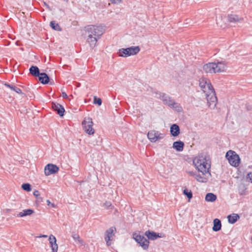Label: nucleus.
<instances>
[{
  "instance_id": "obj_16",
  "label": "nucleus",
  "mask_w": 252,
  "mask_h": 252,
  "mask_svg": "<svg viewBox=\"0 0 252 252\" xmlns=\"http://www.w3.org/2000/svg\"><path fill=\"white\" fill-rule=\"evenodd\" d=\"M203 69L206 73H216L214 62L206 63L203 65Z\"/></svg>"
},
{
  "instance_id": "obj_44",
  "label": "nucleus",
  "mask_w": 252,
  "mask_h": 252,
  "mask_svg": "<svg viewBox=\"0 0 252 252\" xmlns=\"http://www.w3.org/2000/svg\"><path fill=\"white\" fill-rule=\"evenodd\" d=\"M44 4H45V5L46 6L47 8H48L49 9H50L49 6L47 4H46V3H44Z\"/></svg>"
},
{
  "instance_id": "obj_5",
  "label": "nucleus",
  "mask_w": 252,
  "mask_h": 252,
  "mask_svg": "<svg viewBox=\"0 0 252 252\" xmlns=\"http://www.w3.org/2000/svg\"><path fill=\"white\" fill-rule=\"evenodd\" d=\"M206 95L208 107L211 109H214L217 103V97L214 89L207 93Z\"/></svg>"
},
{
  "instance_id": "obj_4",
  "label": "nucleus",
  "mask_w": 252,
  "mask_h": 252,
  "mask_svg": "<svg viewBox=\"0 0 252 252\" xmlns=\"http://www.w3.org/2000/svg\"><path fill=\"white\" fill-rule=\"evenodd\" d=\"M225 158L230 164L234 167H238L240 163V158L238 155L232 150H229L225 155Z\"/></svg>"
},
{
  "instance_id": "obj_25",
  "label": "nucleus",
  "mask_w": 252,
  "mask_h": 252,
  "mask_svg": "<svg viewBox=\"0 0 252 252\" xmlns=\"http://www.w3.org/2000/svg\"><path fill=\"white\" fill-rule=\"evenodd\" d=\"M217 199V196L213 193H208L205 196V200L207 202H214Z\"/></svg>"
},
{
  "instance_id": "obj_40",
  "label": "nucleus",
  "mask_w": 252,
  "mask_h": 252,
  "mask_svg": "<svg viewBox=\"0 0 252 252\" xmlns=\"http://www.w3.org/2000/svg\"><path fill=\"white\" fill-rule=\"evenodd\" d=\"M62 96L63 98H67L68 97V95L65 92H62Z\"/></svg>"
},
{
  "instance_id": "obj_38",
  "label": "nucleus",
  "mask_w": 252,
  "mask_h": 252,
  "mask_svg": "<svg viewBox=\"0 0 252 252\" xmlns=\"http://www.w3.org/2000/svg\"><path fill=\"white\" fill-rule=\"evenodd\" d=\"M112 3L118 4L122 2V0H110Z\"/></svg>"
},
{
  "instance_id": "obj_23",
  "label": "nucleus",
  "mask_w": 252,
  "mask_h": 252,
  "mask_svg": "<svg viewBox=\"0 0 252 252\" xmlns=\"http://www.w3.org/2000/svg\"><path fill=\"white\" fill-rule=\"evenodd\" d=\"M164 104L168 105L171 108H174L175 109H177V108L179 107L178 103H177L174 99H172L170 96L169 99H167V100L165 101Z\"/></svg>"
},
{
  "instance_id": "obj_47",
  "label": "nucleus",
  "mask_w": 252,
  "mask_h": 252,
  "mask_svg": "<svg viewBox=\"0 0 252 252\" xmlns=\"http://www.w3.org/2000/svg\"><path fill=\"white\" fill-rule=\"evenodd\" d=\"M247 110H251V107L250 108V107H247Z\"/></svg>"
},
{
  "instance_id": "obj_11",
  "label": "nucleus",
  "mask_w": 252,
  "mask_h": 252,
  "mask_svg": "<svg viewBox=\"0 0 252 252\" xmlns=\"http://www.w3.org/2000/svg\"><path fill=\"white\" fill-rule=\"evenodd\" d=\"M59 170V168L58 166L52 163H49L44 168V173L45 175L49 176L57 173Z\"/></svg>"
},
{
  "instance_id": "obj_18",
  "label": "nucleus",
  "mask_w": 252,
  "mask_h": 252,
  "mask_svg": "<svg viewBox=\"0 0 252 252\" xmlns=\"http://www.w3.org/2000/svg\"><path fill=\"white\" fill-rule=\"evenodd\" d=\"M38 77L39 81L43 84H47L50 82V78L46 73H41Z\"/></svg>"
},
{
  "instance_id": "obj_46",
  "label": "nucleus",
  "mask_w": 252,
  "mask_h": 252,
  "mask_svg": "<svg viewBox=\"0 0 252 252\" xmlns=\"http://www.w3.org/2000/svg\"><path fill=\"white\" fill-rule=\"evenodd\" d=\"M247 110H251V107L250 108V107H247Z\"/></svg>"
},
{
  "instance_id": "obj_35",
  "label": "nucleus",
  "mask_w": 252,
  "mask_h": 252,
  "mask_svg": "<svg viewBox=\"0 0 252 252\" xmlns=\"http://www.w3.org/2000/svg\"><path fill=\"white\" fill-rule=\"evenodd\" d=\"M196 179L200 182H204L203 178L199 174L196 175Z\"/></svg>"
},
{
  "instance_id": "obj_32",
  "label": "nucleus",
  "mask_w": 252,
  "mask_h": 252,
  "mask_svg": "<svg viewBox=\"0 0 252 252\" xmlns=\"http://www.w3.org/2000/svg\"><path fill=\"white\" fill-rule=\"evenodd\" d=\"M246 188L244 185L241 186L239 189V193L240 195H244L246 194Z\"/></svg>"
},
{
  "instance_id": "obj_13",
  "label": "nucleus",
  "mask_w": 252,
  "mask_h": 252,
  "mask_svg": "<svg viewBox=\"0 0 252 252\" xmlns=\"http://www.w3.org/2000/svg\"><path fill=\"white\" fill-rule=\"evenodd\" d=\"M216 73L224 72L227 68V63L225 61H219L214 62Z\"/></svg>"
},
{
  "instance_id": "obj_39",
  "label": "nucleus",
  "mask_w": 252,
  "mask_h": 252,
  "mask_svg": "<svg viewBox=\"0 0 252 252\" xmlns=\"http://www.w3.org/2000/svg\"><path fill=\"white\" fill-rule=\"evenodd\" d=\"M46 202H47L48 206L51 205L52 208H55L56 207V205H55L54 203H51V202L49 200H47L46 201Z\"/></svg>"
},
{
  "instance_id": "obj_21",
  "label": "nucleus",
  "mask_w": 252,
  "mask_h": 252,
  "mask_svg": "<svg viewBox=\"0 0 252 252\" xmlns=\"http://www.w3.org/2000/svg\"><path fill=\"white\" fill-rule=\"evenodd\" d=\"M227 219L229 223L234 224L240 219V216L237 214H232L228 215Z\"/></svg>"
},
{
  "instance_id": "obj_24",
  "label": "nucleus",
  "mask_w": 252,
  "mask_h": 252,
  "mask_svg": "<svg viewBox=\"0 0 252 252\" xmlns=\"http://www.w3.org/2000/svg\"><path fill=\"white\" fill-rule=\"evenodd\" d=\"M34 212L33 210L31 209H26L23 211V212H21L19 213L17 215V217H24L27 216H30L33 214Z\"/></svg>"
},
{
  "instance_id": "obj_7",
  "label": "nucleus",
  "mask_w": 252,
  "mask_h": 252,
  "mask_svg": "<svg viewBox=\"0 0 252 252\" xmlns=\"http://www.w3.org/2000/svg\"><path fill=\"white\" fill-rule=\"evenodd\" d=\"M82 125L84 131L90 135L94 134V129L93 128L94 123L92 119L90 117L85 118L82 123Z\"/></svg>"
},
{
  "instance_id": "obj_45",
  "label": "nucleus",
  "mask_w": 252,
  "mask_h": 252,
  "mask_svg": "<svg viewBox=\"0 0 252 252\" xmlns=\"http://www.w3.org/2000/svg\"><path fill=\"white\" fill-rule=\"evenodd\" d=\"M47 235H42L41 236H40V237H47Z\"/></svg>"
},
{
  "instance_id": "obj_6",
  "label": "nucleus",
  "mask_w": 252,
  "mask_h": 252,
  "mask_svg": "<svg viewBox=\"0 0 252 252\" xmlns=\"http://www.w3.org/2000/svg\"><path fill=\"white\" fill-rule=\"evenodd\" d=\"M133 238L144 250H146L148 249L149 241L143 235L137 233H134L133 234Z\"/></svg>"
},
{
  "instance_id": "obj_41",
  "label": "nucleus",
  "mask_w": 252,
  "mask_h": 252,
  "mask_svg": "<svg viewBox=\"0 0 252 252\" xmlns=\"http://www.w3.org/2000/svg\"><path fill=\"white\" fill-rule=\"evenodd\" d=\"M77 241H78V243L79 244H80L81 245H82V246L84 245V243L83 240H82L81 239H80V238Z\"/></svg>"
},
{
  "instance_id": "obj_27",
  "label": "nucleus",
  "mask_w": 252,
  "mask_h": 252,
  "mask_svg": "<svg viewBox=\"0 0 252 252\" xmlns=\"http://www.w3.org/2000/svg\"><path fill=\"white\" fill-rule=\"evenodd\" d=\"M241 19L238 15L235 14H230L228 16V20L229 22L235 23L238 22Z\"/></svg>"
},
{
  "instance_id": "obj_2",
  "label": "nucleus",
  "mask_w": 252,
  "mask_h": 252,
  "mask_svg": "<svg viewBox=\"0 0 252 252\" xmlns=\"http://www.w3.org/2000/svg\"><path fill=\"white\" fill-rule=\"evenodd\" d=\"M208 161L209 159H207L206 157H198L194 158L193 163L199 172H201L203 175H205L209 172L211 167L210 164L208 162Z\"/></svg>"
},
{
  "instance_id": "obj_20",
  "label": "nucleus",
  "mask_w": 252,
  "mask_h": 252,
  "mask_svg": "<svg viewBox=\"0 0 252 252\" xmlns=\"http://www.w3.org/2000/svg\"><path fill=\"white\" fill-rule=\"evenodd\" d=\"M213 230L215 232L219 231L221 229V221L218 219H215L213 221Z\"/></svg>"
},
{
  "instance_id": "obj_42",
  "label": "nucleus",
  "mask_w": 252,
  "mask_h": 252,
  "mask_svg": "<svg viewBox=\"0 0 252 252\" xmlns=\"http://www.w3.org/2000/svg\"><path fill=\"white\" fill-rule=\"evenodd\" d=\"M248 178H249L252 183V173H250L248 174Z\"/></svg>"
},
{
  "instance_id": "obj_37",
  "label": "nucleus",
  "mask_w": 252,
  "mask_h": 252,
  "mask_svg": "<svg viewBox=\"0 0 252 252\" xmlns=\"http://www.w3.org/2000/svg\"><path fill=\"white\" fill-rule=\"evenodd\" d=\"M103 205L105 207L106 209H108L109 207H111L112 206V204L110 201H106L104 203Z\"/></svg>"
},
{
  "instance_id": "obj_3",
  "label": "nucleus",
  "mask_w": 252,
  "mask_h": 252,
  "mask_svg": "<svg viewBox=\"0 0 252 252\" xmlns=\"http://www.w3.org/2000/svg\"><path fill=\"white\" fill-rule=\"evenodd\" d=\"M139 46H131L126 48H121L119 50L118 53L119 56L127 57L131 55H135L140 51Z\"/></svg>"
},
{
  "instance_id": "obj_26",
  "label": "nucleus",
  "mask_w": 252,
  "mask_h": 252,
  "mask_svg": "<svg viewBox=\"0 0 252 252\" xmlns=\"http://www.w3.org/2000/svg\"><path fill=\"white\" fill-rule=\"evenodd\" d=\"M4 86L9 88L12 91L16 92L17 93H18L19 94H22V90L20 88L16 87L14 85H13L12 84H9L8 83H4Z\"/></svg>"
},
{
  "instance_id": "obj_36",
  "label": "nucleus",
  "mask_w": 252,
  "mask_h": 252,
  "mask_svg": "<svg viewBox=\"0 0 252 252\" xmlns=\"http://www.w3.org/2000/svg\"><path fill=\"white\" fill-rule=\"evenodd\" d=\"M72 237L73 238V239L75 241L79 240V238H80V236H79V235H78L77 234H76L74 232L72 233Z\"/></svg>"
},
{
  "instance_id": "obj_34",
  "label": "nucleus",
  "mask_w": 252,
  "mask_h": 252,
  "mask_svg": "<svg viewBox=\"0 0 252 252\" xmlns=\"http://www.w3.org/2000/svg\"><path fill=\"white\" fill-rule=\"evenodd\" d=\"M170 96L166 94L165 93H162L160 95V99L163 101V103L165 102L166 100H167V99L169 98Z\"/></svg>"
},
{
  "instance_id": "obj_31",
  "label": "nucleus",
  "mask_w": 252,
  "mask_h": 252,
  "mask_svg": "<svg viewBox=\"0 0 252 252\" xmlns=\"http://www.w3.org/2000/svg\"><path fill=\"white\" fill-rule=\"evenodd\" d=\"M22 188L23 190L27 191H30L32 190L31 185L29 183H24L22 185Z\"/></svg>"
},
{
  "instance_id": "obj_8",
  "label": "nucleus",
  "mask_w": 252,
  "mask_h": 252,
  "mask_svg": "<svg viewBox=\"0 0 252 252\" xmlns=\"http://www.w3.org/2000/svg\"><path fill=\"white\" fill-rule=\"evenodd\" d=\"M199 87L204 93H208L212 89H214L210 81L206 78H201L199 80Z\"/></svg>"
},
{
  "instance_id": "obj_28",
  "label": "nucleus",
  "mask_w": 252,
  "mask_h": 252,
  "mask_svg": "<svg viewBox=\"0 0 252 252\" xmlns=\"http://www.w3.org/2000/svg\"><path fill=\"white\" fill-rule=\"evenodd\" d=\"M33 194L36 198V204L39 205L41 202L43 201V198L40 196V193L38 190H35L33 193Z\"/></svg>"
},
{
  "instance_id": "obj_19",
  "label": "nucleus",
  "mask_w": 252,
  "mask_h": 252,
  "mask_svg": "<svg viewBox=\"0 0 252 252\" xmlns=\"http://www.w3.org/2000/svg\"><path fill=\"white\" fill-rule=\"evenodd\" d=\"M184 143L179 140L173 143V148L178 152H181L184 149Z\"/></svg>"
},
{
  "instance_id": "obj_12",
  "label": "nucleus",
  "mask_w": 252,
  "mask_h": 252,
  "mask_svg": "<svg viewBox=\"0 0 252 252\" xmlns=\"http://www.w3.org/2000/svg\"><path fill=\"white\" fill-rule=\"evenodd\" d=\"M145 235L147 236L148 240H155L158 238H163L165 237V234L163 233H156L150 230L145 232Z\"/></svg>"
},
{
  "instance_id": "obj_15",
  "label": "nucleus",
  "mask_w": 252,
  "mask_h": 252,
  "mask_svg": "<svg viewBox=\"0 0 252 252\" xmlns=\"http://www.w3.org/2000/svg\"><path fill=\"white\" fill-rule=\"evenodd\" d=\"M49 241L52 249V252H57L58 246L57 244L56 237L53 235H51L49 238Z\"/></svg>"
},
{
  "instance_id": "obj_43",
  "label": "nucleus",
  "mask_w": 252,
  "mask_h": 252,
  "mask_svg": "<svg viewBox=\"0 0 252 252\" xmlns=\"http://www.w3.org/2000/svg\"><path fill=\"white\" fill-rule=\"evenodd\" d=\"M189 174L190 176H191L195 175V173L193 171L189 172Z\"/></svg>"
},
{
  "instance_id": "obj_17",
  "label": "nucleus",
  "mask_w": 252,
  "mask_h": 252,
  "mask_svg": "<svg viewBox=\"0 0 252 252\" xmlns=\"http://www.w3.org/2000/svg\"><path fill=\"white\" fill-rule=\"evenodd\" d=\"M170 131L172 136L174 137L178 136L180 132L179 126L176 124H173L170 127Z\"/></svg>"
},
{
  "instance_id": "obj_10",
  "label": "nucleus",
  "mask_w": 252,
  "mask_h": 252,
  "mask_svg": "<svg viewBox=\"0 0 252 252\" xmlns=\"http://www.w3.org/2000/svg\"><path fill=\"white\" fill-rule=\"evenodd\" d=\"M116 231V228L114 226H112L106 230L105 232L104 239L106 242V245L108 246L111 245V243L110 241L112 240L111 238L115 235Z\"/></svg>"
},
{
  "instance_id": "obj_1",
  "label": "nucleus",
  "mask_w": 252,
  "mask_h": 252,
  "mask_svg": "<svg viewBox=\"0 0 252 252\" xmlns=\"http://www.w3.org/2000/svg\"><path fill=\"white\" fill-rule=\"evenodd\" d=\"M85 31L88 33L87 41L91 48H93L96 44L97 41L103 34L104 30L102 26L88 25L85 27Z\"/></svg>"
},
{
  "instance_id": "obj_14",
  "label": "nucleus",
  "mask_w": 252,
  "mask_h": 252,
  "mask_svg": "<svg viewBox=\"0 0 252 252\" xmlns=\"http://www.w3.org/2000/svg\"><path fill=\"white\" fill-rule=\"evenodd\" d=\"M52 108L60 117L64 116L65 110L61 104L53 102L52 103Z\"/></svg>"
},
{
  "instance_id": "obj_33",
  "label": "nucleus",
  "mask_w": 252,
  "mask_h": 252,
  "mask_svg": "<svg viewBox=\"0 0 252 252\" xmlns=\"http://www.w3.org/2000/svg\"><path fill=\"white\" fill-rule=\"evenodd\" d=\"M94 103L95 104H97L98 106H100L102 104V100L100 98L94 96Z\"/></svg>"
},
{
  "instance_id": "obj_9",
  "label": "nucleus",
  "mask_w": 252,
  "mask_h": 252,
  "mask_svg": "<svg viewBox=\"0 0 252 252\" xmlns=\"http://www.w3.org/2000/svg\"><path fill=\"white\" fill-rule=\"evenodd\" d=\"M147 137L151 142H156L158 140L163 139L164 134L160 133L158 131L152 130L148 132Z\"/></svg>"
},
{
  "instance_id": "obj_29",
  "label": "nucleus",
  "mask_w": 252,
  "mask_h": 252,
  "mask_svg": "<svg viewBox=\"0 0 252 252\" xmlns=\"http://www.w3.org/2000/svg\"><path fill=\"white\" fill-rule=\"evenodd\" d=\"M51 27L54 30L57 31H62V29L61 28L59 24L56 23L55 21H51L50 23Z\"/></svg>"
},
{
  "instance_id": "obj_30",
  "label": "nucleus",
  "mask_w": 252,
  "mask_h": 252,
  "mask_svg": "<svg viewBox=\"0 0 252 252\" xmlns=\"http://www.w3.org/2000/svg\"><path fill=\"white\" fill-rule=\"evenodd\" d=\"M183 193L188 198L189 200L192 197V193L191 191L190 190L188 189H184Z\"/></svg>"
},
{
  "instance_id": "obj_22",
  "label": "nucleus",
  "mask_w": 252,
  "mask_h": 252,
  "mask_svg": "<svg viewBox=\"0 0 252 252\" xmlns=\"http://www.w3.org/2000/svg\"><path fill=\"white\" fill-rule=\"evenodd\" d=\"M30 73L34 77H38L40 73L38 67L32 65L29 69Z\"/></svg>"
}]
</instances>
